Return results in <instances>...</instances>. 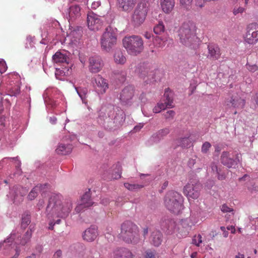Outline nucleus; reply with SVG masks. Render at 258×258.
Wrapping results in <instances>:
<instances>
[{
	"mask_svg": "<svg viewBox=\"0 0 258 258\" xmlns=\"http://www.w3.org/2000/svg\"><path fill=\"white\" fill-rule=\"evenodd\" d=\"M62 197L59 194H53L49 199L45 214L49 220V230H53L55 224L60 223V218H66L72 211V200L68 199L62 202Z\"/></svg>",
	"mask_w": 258,
	"mask_h": 258,
	"instance_id": "f257e3e1",
	"label": "nucleus"
},
{
	"mask_svg": "<svg viewBox=\"0 0 258 258\" xmlns=\"http://www.w3.org/2000/svg\"><path fill=\"white\" fill-rule=\"evenodd\" d=\"M183 199L179 193L170 191L167 192L164 199L166 209L174 214H179L183 209Z\"/></svg>",
	"mask_w": 258,
	"mask_h": 258,
	"instance_id": "f03ea898",
	"label": "nucleus"
},
{
	"mask_svg": "<svg viewBox=\"0 0 258 258\" xmlns=\"http://www.w3.org/2000/svg\"><path fill=\"white\" fill-rule=\"evenodd\" d=\"M196 25L192 22L184 23L179 30L180 42L188 47H191L197 39L195 35Z\"/></svg>",
	"mask_w": 258,
	"mask_h": 258,
	"instance_id": "7ed1b4c3",
	"label": "nucleus"
},
{
	"mask_svg": "<svg viewBox=\"0 0 258 258\" xmlns=\"http://www.w3.org/2000/svg\"><path fill=\"white\" fill-rule=\"evenodd\" d=\"M122 44L127 53L134 56L141 53L144 48L142 38L137 35L125 36L122 39Z\"/></svg>",
	"mask_w": 258,
	"mask_h": 258,
	"instance_id": "20e7f679",
	"label": "nucleus"
},
{
	"mask_svg": "<svg viewBox=\"0 0 258 258\" xmlns=\"http://www.w3.org/2000/svg\"><path fill=\"white\" fill-rule=\"evenodd\" d=\"M121 235L128 243H137L140 241L137 226L131 222H126L121 225Z\"/></svg>",
	"mask_w": 258,
	"mask_h": 258,
	"instance_id": "39448f33",
	"label": "nucleus"
},
{
	"mask_svg": "<svg viewBox=\"0 0 258 258\" xmlns=\"http://www.w3.org/2000/svg\"><path fill=\"white\" fill-rule=\"evenodd\" d=\"M117 34L110 27L105 29L100 38V44L103 50L109 52L116 45Z\"/></svg>",
	"mask_w": 258,
	"mask_h": 258,
	"instance_id": "423d86ee",
	"label": "nucleus"
},
{
	"mask_svg": "<svg viewBox=\"0 0 258 258\" xmlns=\"http://www.w3.org/2000/svg\"><path fill=\"white\" fill-rule=\"evenodd\" d=\"M135 95L136 90L133 86L125 87L121 91L118 97L121 104L126 107L131 106L134 101Z\"/></svg>",
	"mask_w": 258,
	"mask_h": 258,
	"instance_id": "0eeeda50",
	"label": "nucleus"
},
{
	"mask_svg": "<svg viewBox=\"0 0 258 258\" xmlns=\"http://www.w3.org/2000/svg\"><path fill=\"white\" fill-rule=\"evenodd\" d=\"M201 184L196 181H189L183 187V192L189 200L197 199L200 195Z\"/></svg>",
	"mask_w": 258,
	"mask_h": 258,
	"instance_id": "6e6552de",
	"label": "nucleus"
},
{
	"mask_svg": "<svg viewBox=\"0 0 258 258\" xmlns=\"http://www.w3.org/2000/svg\"><path fill=\"white\" fill-rule=\"evenodd\" d=\"M164 96L166 98L164 103L159 102L153 109V113H160L167 108H171L174 107L173 93L169 88L165 90Z\"/></svg>",
	"mask_w": 258,
	"mask_h": 258,
	"instance_id": "1a4fd4ad",
	"label": "nucleus"
},
{
	"mask_svg": "<svg viewBox=\"0 0 258 258\" xmlns=\"http://www.w3.org/2000/svg\"><path fill=\"white\" fill-rule=\"evenodd\" d=\"M147 12L148 9L144 7V5L141 4L138 6L134 12L132 19L135 26H140L144 22Z\"/></svg>",
	"mask_w": 258,
	"mask_h": 258,
	"instance_id": "9d476101",
	"label": "nucleus"
},
{
	"mask_svg": "<svg viewBox=\"0 0 258 258\" xmlns=\"http://www.w3.org/2000/svg\"><path fill=\"white\" fill-rule=\"evenodd\" d=\"M244 41L248 44H253L258 40V25L256 24H249L244 36Z\"/></svg>",
	"mask_w": 258,
	"mask_h": 258,
	"instance_id": "9b49d317",
	"label": "nucleus"
},
{
	"mask_svg": "<svg viewBox=\"0 0 258 258\" xmlns=\"http://www.w3.org/2000/svg\"><path fill=\"white\" fill-rule=\"evenodd\" d=\"M88 27L91 30L97 31L101 29L102 21L99 16L93 12H89L87 15Z\"/></svg>",
	"mask_w": 258,
	"mask_h": 258,
	"instance_id": "f8f14e48",
	"label": "nucleus"
},
{
	"mask_svg": "<svg viewBox=\"0 0 258 258\" xmlns=\"http://www.w3.org/2000/svg\"><path fill=\"white\" fill-rule=\"evenodd\" d=\"M93 79L94 86L97 92L101 94L105 93L108 89L107 81L99 75H96Z\"/></svg>",
	"mask_w": 258,
	"mask_h": 258,
	"instance_id": "ddd939ff",
	"label": "nucleus"
},
{
	"mask_svg": "<svg viewBox=\"0 0 258 258\" xmlns=\"http://www.w3.org/2000/svg\"><path fill=\"white\" fill-rule=\"evenodd\" d=\"M103 67V62L100 56H95L89 58V69L93 73L100 72Z\"/></svg>",
	"mask_w": 258,
	"mask_h": 258,
	"instance_id": "4468645a",
	"label": "nucleus"
},
{
	"mask_svg": "<svg viewBox=\"0 0 258 258\" xmlns=\"http://www.w3.org/2000/svg\"><path fill=\"white\" fill-rule=\"evenodd\" d=\"M27 190L26 188L23 187H13L11 189L10 195L11 198L14 201L15 203H20L23 201V197L27 192Z\"/></svg>",
	"mask_w": 258,
	"mask_h": 258,
	"instance_id": "2eb2a0df",
	"label": "nucleus"
},
{
	"mask_svg": "<svg viewBox=\"0 0 258 258\" xmlns=\"http://www.w3.org/2000/svg\"><path fill=\"white\" fill-rule=\"evenodd\" d=\"M221 161L223 164L228 168H231L237 165L240 162V159L238 155L236 158L233 160L230 157L229 152H223L221 156Z\"/></svg>",
	"mask_w": 258,
	"mask_h": 258,
	"instance_id": "dca6fc26",
	"label": "nucleus"
},
{
	"mask_svg": "<svg viewBox=\"0 0 258 258\" xmlns=\"http://www.w3.org/2000/svg\"><path fill=\"white\" fill-rule=\"evenodd\" d=\"M97 234V228L95 226H91L85 231L83 237L87 241H92L96 239Z\"/></svg>",
	"mask_w": 258,
	"mask_h": 258,
	"instance_id": "f3484780",
	"label": "nucleus"
},
{
	"mask_svg": "<svg viewBox=\"0 0 258 258\" xmlns=\"http://www.w3.org/2000/svg\"><path fill=\"white\" fill-rule=\"evenodd\" d=\"M245 100L238 95H233L227 102V105H230L237 108H242L245 105Z\"/></svg>",
	"mask_w": 258,
	"mask_h": 258,
	"instance_id": "a211bd4d",
	"label": "nucleus"
},
{
	"mask_svg": "<svg viewBox=\"0 0 258 258\" xmlns=\"http://www.w3.org/2000/svg\"><path fill=\"white\" fill-rule=\"evenodd\" d=\"M136 0H117L119 9L127 12L132 10L136 4Z\"/></svg>",
	"mask_w": 258,
	"mask_h": 258,
	"instance_id": "6ab92c4d",
	"label": "nucleus"
},
{
	"mask_svg": "<svg viewBox=\"0 0 258 258\" xmlns=\"http://www.w3.org/2000/svg\"><path fill=\"white\" fill-rule=\"evenodd\" d=\"M160 4L162 10L166 14H170L175 6L174 0H160Z\"/></svg>",
	"mask_w": 258,
	"mask_h": 258,
	"instance_id": "aec40b11",
	"label": "nucleus"
},
{
	"mask_svg": "<svg viewBox=\"0 0 258 258\" xmlns=\"http://www.w3.org/2000/svg\"><path fill=\"white\" fill-rule=\"evenodd\" d=\"M209 58L212 60H217L221 56L220 48L215 45H209L208 46Z\"/></svg>",
	"mask_w": 258,
	"mask_h": 258,
	"instance_id": "412c9836",
	"label": "nucleus"
},
{
	"mask_svg": "<svg viewBox=\"0 0 258 258\" xmlns=\"http://www.w3.org/2000/svg\"><path fill=\"white\" fill-rule=\"evenodd\" d=\"M73 149L72 144L64 143L63 141L60 143L57 146L56 152L58 154L66 155L71 152Z\"/></svg>",
	"mask_w": 258,
	"mask_h": 258,
	"instance_id": "4be33fe9",
	"label": "nucleus"
},
{
	"mask_svg": "<svg viewBox=\"0 0 258 258\" xmlns=\"http://www.w3.org/2000/svg\"><path fill=\"white\" fill-rule=\"evenodd\" d=\"M81 16V8L78 5H72L69 8V17L70 20L73 21Z\"/></svg>",
	"mask_w": 258,
	"mask_h": 258,
	"instance_id": "5701e85b",
	"label": "nucleus"
},
{
	"mask_svg": "<svg viewBox=\"0 0 258 258\" xmlns=\"http://www.w3.org/2000/svg\"><path fill=\"white\" fill-rule=\"evenodd\" d=\"M151 243L156 246L160 245L162 241V235L161 233L157 230L152 232L150 239Z\"/></svg>",
	"mask_w": 258,
	"mask_h": 258,
	"instance_id": "b1692460",
	"label": "nucleus"
},
{
	"mask_svg": "<svg viewBox=\"0 0 258 258\" xmlns=\"http://www.w3.org/2000/svg\"><path fill=\"white\" fill-rule=\"evenodd\" d=\"M114 258H132V254L127 249L121 248L114 251Z\"/></svg>",
	"mask_w": 258,
	"mask_h": 258,
	"instance_id": "393cba45",
	"label": "nucleus"
},
{
	"mask_svg": "<svg viewBox=\"0 0 258 258\" xmlns=\"http://www.w3.org/2000/svg\"><path fill=\"white\" fill-rule=\"evenodd\" d=\"M52 59L55 63H60L63 62L68 63V58L65 54L57 51L53 55Z\"/></svg>",
	"mask_w": 258,
	"mask_h": 258,
	"instance_id": "a878e982",
	"label": "nucleus"
},
{
	"mask_svg": "<svg viewBox=\"0 0 258 258\" xmlns=\"http://www.w3.org/2000/svg\"><path fill=\"white\" fill-rule=\"evenodd\" d=\"M114 59L116 63L121 64H124L126 60L122 52L119 49L116 50L114 55Z\"/></svg>",
	"mask_w": 258,
	"mask_h": 258,
	"instance_id": "bb28decb",
	"label": "nucleus"
},
{
	"mask_svg": "<svg viewBox=\"0 0 258 258\" xmlns=\"http://www.w3.org/2000/svg\"><path fill=\"white\" fill-rule=\"evenodd\" d=\"M34 230L35 226L33 225H30L28 230L26 232L22 239L21 240L20 243L22 245H25L30 240L32 236V233Z\"/></svg>",
	"mask_w": 258,
	"mask_h": 258,
	"instance_id": "cd10ccee",
	"label": "nucleus"
},
{
	"mask_svg": "<svg viewBox=\"0 0 258 258\" xmlns=\"http://www.w3.org/2000/svg\"><path fill=\"white\" fill-rule=\"evenodd\" d=\"M75 88L81 98L82 102L84 103H87L86 96L88 93V89L86 87H75Z\"/></svg>",
	"mask_w": 258,
	"mask_h": 258,
	"instance_id": "c85d7f7f",
	"label": "nucleus"
},
{
	"mask_svg": "<svg viewBox=\"0 0 258 258\" xmlns=\"http://www.w3.org/2000/svg\"><path fill=\"white\" fill-rule=\"evenodd\" d=\"M197 219L196 216L192 213L189 218H186L182 221V224L183 226L190 227L197 223Z\"/></svg>",
	"mask_w": 258,
	"mask_h": 258,
	"instance_id": "c756f323",
	"label": "nucleus"
},
{
	"mask_svg": "<svg viewBox=\"0 0 258 258\" xmlns=\"http://www.w3.org/2000/svg\"><path fill=\"white\" fill-rule=\"evenodd\" d=\"M41 185H38L35 186L29 192L28 199L31 201L34 200L37 196L38 192L41 190Z\"/></svg>",
	"mask_w": 258,
	"mask_h": 258,
	"instance_id": "7c9ffc66",
	"label": "nucleus"
},
{
	"mask_svg": "<svg viewBox=\"0 0 258 258\" xmlns=\"http://www.w3.org/2000/svg\"><path fill=\"white\" fill-rule=\"evenodd\" d=\"M124 186L126 189L132 191H137L138 190L142 188L144 186L142 184L130 183L128 182L124 183Z\"/></svg>",
	"mask_w": 258,
	"mask_h": 258,
	"instance_id": "2f4dec72",
	"label": "nucleus"
},
{
	"mask_svg": "<svg viewBox=\"0 0 258 258\" xmlns=\"http://www.w3.org/2000/svg\"><path fill=\"white\" fill-rule=\"evenodd\" d=\"M82 203H84V205L86 207H89L93 205L90 199V195L89 192L85 193L80 200Z\"/></svg>",
	"mask_w": 258,
	"mask_h": 258,
	"instance_id": "473e14b6",
	"label": "nucleus"
},
{
	"mask_svg": "<svg viewBox=\"0 0 258 258\" xmlns=\"http://www.w3.org/2000/svg\"><path fill=\"white\" fill-rule=\"evenodd\" d=\"M161 140L160 135L158 133L153 135L147 142V145L150 146L158 143Z\"/></svg>",
	"mask_w": 258,
	"mask_h": 258,
	"instance_id": "72a5a7b5",
	"label": "nucleus"
},
{
	"mask_svg": "<svg viewBox=\"0 0 258 258\" xmlns=\"http://www.w3.org/2000/svg\"><path fill=\"white\" fill-rule=\"evenodd\" d=\"M211 168L213 172H215L218 175V178L220 180H223L225 178V175L223 173H220V170L218 168L217 164L212 163L211 164Z\"/></svg>",
	"mask_w": 258,
	"mask_h": 258,
	"instance_id": "f704fd0d",
	"label": "nucleus"
},
{
	"mask_svg": "<svg viewBox=\"0 0 258 258\" xmlns=\"http://www.w3.org/2000/svg\"><path fill=\"white\" fill-rule=\"evenodd\" d=\"M155 46L158 48H163L166 44V41L160 37H156L154 41Z\"/></svg>",
	"mask_w": 258,
	"mask_h": 258,
	"instance_id": "c9c22d12",
	"label": "nucleus"
},
{
	"mask_svg": "<svg viewBox=\"0 0 258 258\" xmlns=\"http://www.w3.org/2000/svg\"><path fill=\"white\" fill-rule=\"evenodd\" d=\"M178 146L182 147H188L190 146V141L188 138H182L179 139L178 141Z\"/></svg>",
	"mask_w": 258,
	"mask_h": 258,
	"instance_id": "e433bc0d",
	"label": "nucleus"
},
{
	"mask_svg": "<svg viewBox=\"0 0 258 258\" xmlns=\"http://www.w3.org/2000/svg\"><path fill=\"white\" fill-rule=\"evenodd\" d=\"M164 29L165 28L163 22H160L154 28V32L157 34H160L162 32L164 31Z\"/></svg>",
	"mask_w": 258,
	"mask_h": 258,
	"instance_id": "4c0bfd02",
	"label": "nucleus"
},
{
	"mask_svg": "<svg viewBox=\"0 0 258 258\" xmlns=\"http://www.w3.org/2000/svg\"><path fill=\"white\" fill-rule=\"evenodd\" d=\"M84 203H82L80 201H78L77 204L75 208L74 214L79 213L83 211L85 208H87L84 205Z\"/></svg>",
	"mask_w": 258,
	"mask_h": 258,
	"instance_id": "58836bf2",
	"label": "nucleus"
},
{
	"mask_svg": "<svg viewBox=\"0 0 258 258\" xmlns=\"http://www.w3.org/2000/svg\"><path fill=\"white\" fill-rule=\"evenodd\" d=\"M140 76L143 79H145V78L147 77L148 80H151L154 78V74L151 71L145 70L141 73Z\"/></svg>",
	"mask_w": 258,
	"mask_h": 258,
	"instance_id": "ea45409f",
	"label": "nucleus"
},
{
	"mask_svg": "<svg viewBox=\"0 0 258 258\" xmlns=\"http://www.w3.org/2000/svg\"><path fill=\"white\" fill-rule=\"evenodd\" d=\"M30 223V216L26 215L22 217L21 227L25 228Z\"/></svg>",
	"mask_w": 258,
	"mask_h": 258,
	"instance_id": "a19ab883",
	"label": "nucleus"
},
{
	"mask_svg": "<svg viewBox=\"0 0 258 258\" xmlns=\"http://www.w3.org/2000/svg\"><path fill=\"white\" fill-rule=\"evenodd\" d=\"M192 0H180V4L185 9L188 10L190 7V5Z\"/></svg>",
	"mask_w": 258,
	"mask_h": 258,
	"instance_id": "79ce46f5",
	"label": "nucleus"
},
{
	"mask_svg": "<svg viewBox=\"0 0 258 258\" xmlns=\"http://www.w3.org/2000/svg\"><path fill=\"white\" fill-rule=\"evenodd\" d=\"M192 243L199 246L200 244L202 242V236L200 234L195 236L192 238Z\"/></svg>",
	"mask_w": 258,
	"mask_h": 258,
	"instance_id": "37998d69",
	"label": "nucleus"
},
{
	"mask_svg": "<svg viewBox=\"0 0 258 258\" xmlns=\"http://www.w3.org/2000/svg\"><path fill=\"white\" fill-rule=\"evenodd\" d=\"M20 92V87L17 85L12 88L10 91V95L16 96L19 94Z\"/></svg>",
	"mask_w": 258,
	"mask_h": 258,
	"instance_id": "c03bdc74",
	"label": "nucleus"
},
{
	"mask_svg": "<svg viewBox=\"0 0 258 258\" xmlns=\"http://www.w3.org/2000/svg\"><path fill=\"white\" fill-rule=\"evenodd\" d=\"M211 145L208 142H205L202 145L201 151L203 153H206L211 148Z\"/></svg>",
	"mask_w": 258,
	"mask_h": 258,
	"instance_id": "a18cd8bd",
	"label": "nucleus"
},
{
	"mask_svg": "<svg viewBox=\"0 0 258 258\" xmlns=\"http://www.w3.org/2000/svg\"><path fill=\"white\" fill-rule=\"evenodd\" d=\"M7 70V66L6 62L0 59V73L3 74L5 73Z\"/></svg>",
	"mask_w": 258,
	"mask_h": 258,
	"instance_id": "49530a36",
	"label": "nucleus"
},
{
	"mask_svg": "<svg viewBox=\"0 0 258 258\" xmlns=\"http://www.w3.org/2000/svg\"><path fill=\"white\" fill-rule=\"evenodd\" d=\"M145 258H155V251L152 250H147L146 251Z\"/></svg>",
	"mask_w": 258,
	"mask_h": 258,
	"instance_id": "de8ad7c7",
	"label": "nucleus"
},
{
	"mask_svg": "<svg viewBox=\"0 0 258 258\" xmlns=\"http://www.w3.org/2000/svg\"><path fill=\"white\" fill-rule=\"evenodd\" d=\"M7 159H10L12 161L15 162V163L16 164V166L17 167H19L20 166V165H21V162L18 159V157H16V158H4L3 160V161H4L5 160H7Z\"/></svg>",
	"mask_w": 258,
	"mask_h": 258,
	"instance_id": "09e8293b",
	"label": "nucleus"
},
{
	"mask_svg": "<svg viewBox=\"0 0 258 258\" xmlns=\"http://www.w3.org/2000/svg\"><path fill=\"white\" fill-rule=\"evenodd\" d=\"M158 133L160 135V137L161 139H162L164 136H166L167 134L169 133V130L168 128H164L159 131Z\"/></svg>",
	"mask_w": 258,
	"mask_h": 258,
	"instance_id": "8fccbe9b",
	"label": "nucleus"
},
{
	"mask_svg": "<svg viewBox=\"0 0 258 258\" xmlns=\"http://www.w3.org/2000/svg\"><path fill=\"white\" fill-rule=\"evenodd\" d=\"M244 8L242 7H239L238 8H234L233 10V14L236 15L238 13H242L244 11Z\"/></svg>",
	"mask_w": 258,
	"mask_h": 258,
	"instance_id": "3c124183",
	"label": "nucleus"
},
{
	"mask_svg": "<svg viewBox=\"0 0 258 258\" xmlns=\"http://www.w3.org/2000/svg\"><path fill=\"white\" fill-rule=\"evenodd\" d=\"M221 211L223 212H224V213H226V212H230L231 211H232V210L231 208H230L229 207H228L227 205H223L221 207Z\"/></svg>",
	"mask_w": 258,
	"mask_h": 258,
	"instance_id": "603ef678",
	"label": "nucleus"
},
{
	"mask_svg": "<svg viewBox=\"0 0 258 258\" xmlns=\"http://www.w3.org/2000/svg\"><path fill=\"white\" fill-rule=\"evenodd\" d=\"M109 202L110 200L107 197L103 198L101 201V203L104 206L107 205Z\"/></svg>",
	"mask_w": 258,
	"mask_h": 258,
	"instance_id": "864d4df0",
	"label": "nucleus"
},
{
	"mask_svg": "<svg viewBox=\"0 0 258 258\" xmlns=\"http://www.w3.org/2000/svg\"><path fill=\"white\" fill-rule=\"evenodd\" d=\"M144 126V123H140L139 124L135 126L134 128V132H137L139 131Z\"/></svg>",
	"mask_w": 258,
	"mask_h": 258,
	"instance_id": "5fc2aeb1",
	"label": "nucleus"
},
{
	"mask_svg": "<svg viewBox=\"0 0 258 258\" xmlns=\"http://www.w3.org/2000/svg\"><path fill=\"white\" fill-rule=\"evenodd\" d=\"M121 176V173L118 171L115 173V174H112V176L109 178V179H117L120 178Z\"/></svg>",
	"mask_w": 258,
	"mask_h": 258,
	"instance_id": "6e6d98bb",
	"label": "nucleus"
},
{
	"mask_svg": "<svg viewBox=\"0 0 258 258\" xmlns=\"http://www.w3.org/2000/svg\"><path fill=\"white\" fill-rule=\"evenodd\" d=\"M100 6V2L99 1L93 2L91 5V8L92 9H96Z\"/></svg>",
	"mask_w": 258,
	"mask_h": 258,
	"instance_id": "4d7b16f0",
	"label": "nucleus"
},
{
	"mask_svg": "<svg viewBox=\"0 0 258 258\" xmlns=\"http://www.w3.org/2000/svg\"><path fill=\"white\" fill-rule=\"evenodd\" d=\"M62 252L60 250H57L53 255V258H61Z\"/></svg>",
	"mask_w": 258,
	"mask_h": 258,
	"instance_id": "13d9d810",
	"label": "nucleus"
},
{
	"mask_svg": "<svg viewBox=\"0 0 258 258\" xmlns=\"http://www.w3.org/2000/svg\"><path fill=\"white\" fill-rule=\"evenodd\" d=\"M8 104V102L7 100H5L4 101H0V113L4 111V108L3 107L4 104Z\"/></svg>",
	"mask_w": 258,
	"mask_h": 258,
	"instance_id": "bf43d9fd",
	"label": "nucleus"
},
{
	"mask_svg": "<svg viewBox=\"0 0 258 258\" xmlns=\"http://www.w3.org/2000/svg\"><path fill=\"white\" fill-rule=\"evenodd\" d=\"M49 120L51 124H55L56 122L57 118L55 116H52L49 117Z\"/></svg>",
	"mask_w": 258,
	"mask_h": 258,
	"instance_id": "052dcab7",
	"label": "nucleus"
},
{
	"mask_svg": "<svg viewBox=\"0 0 258 258\" xmlns=\"http://www.w3.org/2000/svg\"><path fill=\"white\" fill-rule=\"evenodd\" d=\"M44 202L43 200H40L37 204L39 209H40L44 205Z\"/></svg>",
	"mask_w": 258,
	"mask_h": 258,
	"instance_id": "680f3d73",
	"label": "nucleus"
},
{
	"mask_svg": "<svg viewBox=\"0 0 258 258\" xmlns=\"http://www.w3.org/2000/svg\"><path fill=\"white\" fill-rule=\"evenodd\" d=\"M247 69L248 70H250L251 71H254L257 69V67L256 66H252L251 69L249 68V63H247L246 64Z\"/></svg>",
	"mask_w": 258,
	"mask_h": 258,
	"instance_id": "e2e57ef3",
	"label": "nucleus"
},
{
	"mask_svg": "<svg viewBox=\"0 0 258 258\" xmlns=\"http://www.w3.org/2000/svg\"><path fill=\"white\" fill-rule=\"evenodd\" d=\"M227 229L228 230H231V233H235V227L233 226H229L227 227Z\"/></svg>",
	"mask_w": 258,
	"mask_h": 258,
	"instance_id": "0e129e2a",
	"label": "nucleus"
},
{
	"mask_svg": "<svg viewBox=\"0 0 258 258\" xmlns=\"http://www.w3.org/2000/svg\"><path fill=\"white\" fill-rule=\"evenodd\" d=\"M143 235L144 236H146L148 233V228H145L143 229Z\"/></svg>",
	"mask_w": 258,
	"mask_h": 258,
	"instance_id": "69168bd1",
	"label": "nucleus"
},
{
	"mask_svg": "<svg viewBox=\"0 0 258 258\" xmlns=\"http://www.w3.org/2000/svg\"><path fill=\"white\" fill-rule=\"evenodd\" d=\"M235 258H245V256L244 254L239 253L235 256Z\"/></svg>",
	"mask_w": 258,
	"mask_h": 258,
	"instance_id": "338daca9",
	"label": "nucleus"
},
{
	"mask_svg": "<svg viewBox=\"0 0 258 258\" xmlns=\"http://www.w3.org/2000/svg\"><path fill=\"white\" fill-rule=\"evenodd\" d=\"M254 100H255L256 104L258 106V93L255 94V96L254 97Z\"/></svg>",
	"mask_w": 258,
	"mask_h": 258,
	"instance_id": "774afa93",
	"label": "nucleus"
}]
</instances>
